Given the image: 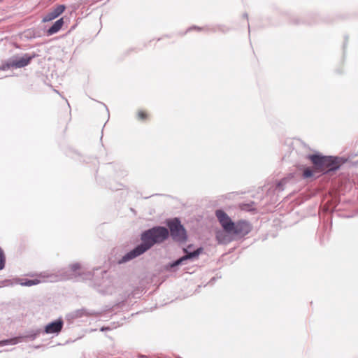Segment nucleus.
Wrapping results in <instances>:
<instances>
[{"mask_svg":"<svg viewBox=\"0 0 358 358\" xmlns=\"http://www.w3.org/2000/svg\"><path fill=\"white\" fill-rule=\"evenodd\" d=\"M167 227H169V234L172 239L179 243H185L187 240V234L186 229L181 224L179 218L175 217L171 220H169L166 222Z\"/></svg>","mask_w":358,"mask_h":358,"instance_id":"2","label":"nucleus"},{"mask_svg":"<svg viewBox=\"0 0 358 358\" xmlns=\"http://www.w3.org/2000/svg\"><path fill=\"white\" fill-rule=\"evenodd\" d=\"M252 230V226L250 223L245 220H239L234 222V227L231 230V234L238 237H243L248 234Z\"/></svg>","mask_w":358,"mask_h":358,"instance_id":"5","label":"nucleus"},{"mask_svg":"<svg viewBox=\"0 0 358 358\" xmlns=\"http://www.w3.org/2000/svg\"><path fill=\"white\" fill-rule=\"evenodd\" d=\"M65 8L64 5L57 6L44 16L43 21L49 22L57 18L64 11Z\"/></svg>","mask_w":358,"mask_h":358,"instance_id":"12","label":"nucleus"},{"mask_svg":"<svg viewBox=\"0 0 358 358\" xmlns=\"http://www.w3.org/2000/svg\"><path fill=\"white\" fill-rule=\"evenodd\" d=\"M357 155H358V153H357Z\"/></svg>","mask_w":358,"mask_h":358,"instance_id":"25","label":"nucleus"},{"mask_svg":"<svg viewBox=\"0 0 358 358\" xmlns=\"http://www.w3.org/2000/svg\"><path fill=\"white\" fill-rule=\"evenodd\" d=\"M64 24V20L63 18H60L55 21L53 24L48 29L47 34L48 36H51L57 32H58L62 25Z\"/></svg>","mask_w":358,"mask_h":358,"instance_id":"14","label":"nucleus"},{"mask_svg":"<svg viewBox=\"0 0 358 358\" xmlns=\"http://www.w3.org/2000/svg\"><path fill=\"white\" fill-rule=\"evenodd\" d=\"M253 203H251L250 204H243V209L250 210V209L248 207L253 205Z\"/></svg>","mask_w":358,"mask_h":358,"instance_id":"22","label":"nucleus"},{"mask_svg":"<svg viewBox=\"0 0 358 358\" xmlns=\"http://www.w3.org/2000/svg\"><path fill=\"white\" fill-rule=\"evenodd\" d=\"M86 275H87V277L85 278H90L92 275L90 272L87 273V274H86Z\"/></svg>","mask_w":358,"mask_h":358,"instance_id":"23","label":"nucleus"},{"mask_svg":"<svg viewBox=\"0 0 358 358\" xmlns=\"http://www.w3.org/2000/svg\"><path fill=\"white\" fill-rule=\"evenodd\" d=\"M92 315V313H87L85 309L77 310L74 313V316L76 317H82L83 315Z\"/></svg>","mask_w":358,"mask_h":358,"instance_id":"19","label":"nucleus"},{"mask_svg":"<svg viewBox=\"0 0 358 358\" xmlns=\"http://www.w3.org/2000/svg\"><path fill=\"white\" fill-rule=\"evenodd\" d=\"M109 329H110V328H109V327H102V328L101 329V331H103L109 330Z\"/></svg>","mask_w":358,"mask_h":358,"instance_id":"24","label":"nucleus"},{"mask_svg":"<svg viewBox=\"0 0 358 358\" xmlns=\"http://www.w3.org/2000/svg\"><path fill=\"white\" fill-rule=\"evenodd\" d=\"M313 176V172L310 168H306L303 172V178H308Z\"/></svg>","mask_w":358,"mask_h":358,"instance_id":"20","label":"nucleus"},{"mask_svg":"<svg viewBox=\"0 0 358 358\" xmlns=\"http://www.w3.org/2000/svg\"><path fill=\"white\" fill-rule=\"evenodd\" d=\"M326 156H322L318 154L310 155L308 159H310L314 164L316 169L322 171L324 162Z\"/></svg>","mask_w":358,"mask_h":358,"instance_id":"13","label":"nucleus"},{"mask_svg":"<svg viewBox=\"0 0 358 358\" xmlns=\"http://www.w3.org/2000/svg\"><path fill=\"white\" fill-rule=\"evenodd\" d=\"M169 236V229L164 227L157 226L145 230L141 234V243L147 251L155 244H160Z\"/></svg>","mask_w":358,"mask_h":358,"instance_id":"1","label":"nucleus"},{"mask_svg":"<svg viewBox=\"0 0 358 358\" xmlns=\"http://www.w3.org/2000/svg\"><path fill=\"white\" fill-rule=\"evenodd\" d=\"M288 181V179L286 178H284L282 179H281L280 181H278V182L277 183V185H276V189L278 190V191H283L284 190V188H285V186L286 185L287 182Z\"/></svg>","mask_w":358,"mask_h":358,"instance_id":"17","label":"nucleus"},{"mask_svg":"<svg viewBox=\"0 0 358 358\" xmlns=\"http://www.w3.org/2000/svg\"><path fill=\"white\" fill-rule=\"evenodd\" d=\"M22 341V336H16L8 339L0 341V347L5 345H15Z\"/></svg>","mask_w":358,"mask_h":358,"instance_id":"15","label":"nucleus"},{"mask_svg":"<svg viewBox=\"0 0 358 358\" xmlns=\"http://www.w3.org/2000/svg\"><path fill=\"white\" fill-rule=\"evenodd\" d=\"M64 325L63 320L58 319L48 324L44 329L43 333L46 334H59Z\"/></svg>","mask_w":358,"mask_h":358,"instance_id":"9","label":"nucleus"},{"mask_svg":"<svg viewBox=\"0 0 358 358\" xmlns=\"http://www.w3.org/2000/svg\"><path fill=\"white\" fill-rule=\"evenodd\" d=\"M146 117H147V115L143 111H141V110L138 111V118L139 120H143L146 118Z\"/></svg>","mask_w":358,"mask_h":358,"instance_id":"21","label":"nucleus"},{"mask_svg":"<svg viewBox=\"0 0 358 358\" xmlns=\"http://www.w3.org/2000/svg\"><path fill=\"white\" fill-rule=\"evenodd\" d=\"M34 57V55L30 56L28 54H24L22 57L11 61L7 66L15 69L22 68L27 66Z\"/></svg>","mask_w":358,"mask_h":358,"instance_id":"10","label":"nucleus"},{"mask_svg":"<svg viewBox=\"0 0 358 358\" xmlns=\"http://www.w3.org/2000/svg\"><path fill=\"white\" fill-rule=\"evenodd\" d=\"M6 282L8 286L20 285L22 286L31 287L39 284L41 281L38 279L29 280L24 278H13L6 280Z\"/></svg>","mask_w":358,"mask_h":358,"instance_id":"11","label":"nucleus"},{"mask_svg":"<svg viewBox=\"0 0 358 358\" xmlns=\"http://www.w3.org/2000/svg\"><path fill=\"white\" fill-rule=\"evenodd\" d=\"M342 159L338 157L326 156L322 171L327 173L339 169Z\"/></svg>","mask_w":358,"mask_h":358,"instance_id":"4","label":"nucleus"},{"mask_svg":"<svg viewBox=\"0 0 358 358\" xmlns=\"http://www.w3.org/2000/svg\"><path fill=\"white\" fill-rule=\"evenodd\" d=\"M191 245H189L187 248H183V252L185 253V255L180 258L178 259L177 260L173 262L170 264L171 267H175L181 264H185L186 261L187 260H193L194 259L198 258L199 255L202 252L203 248H199L196 250L190 252L188 250V248H189Z\"/></svg>","mask_w":358,"mask_h":358,"instance_id":"3","label":"nucleus"},{"mask_svg":"<svg viewBox=\"0 0 358 358\" xmlns=\"http://www.w3.org/2000/svg\"><path fill=\"white\" fill-rule=\"evenodd\" d=\"M215 215L224 230L227 233H231V230L234 227V222L228 215L222 210H217Z\"/></svg>","mask_w":358,"mask_h":358,"instance_id":"6","label":"nucleus"},{"mask_svg":"<svg viewBox=\"0 0 358 358\" xmlns=\"http://www.w3.org/2000/svg\"><path fill=\"white\" fill-rule=\"evenodd\" d=\"M6 257L3 250L0 248V271L5 267Z\"/></svg>","mask_w":358,"mask_h":358,"instance_id":"18","label":"nucleus"},{"mask_svg":"<svg viewBox=\"0 0 358 358\" xmlns=\"http://www.w3.org/2000/svg\"><path fill=\"white\" fill-rule=\"evenodd\" d=\"M80 269V264L79 263H74L70 266V270L67 272H62L59 276H57L56 280H64L76 278L80 275V273L77 271Z\"/></svg>","mask_w":358,"mask_h":358,"instance_id":"8","label":"nucleus"},{"mask_svg":"<svg viewBox=\"0 0 358 358\" xmlns=\"http://www.w3.org/2000/svg\"><path fill=\"white\" fill-rule=\"evenodd\" d=\"M146 250L141 244L138 245L133 250L124 255L120 259L117 260L118 264L127 263L133 259L143 254Z\"/></svg>","mask_w":358,"mask_h":358,"instance_id":"7","label":"nucleus"},{"mask_svg":"<svg viewBox=\"0 0 358 358\" xmlns=\"http://www.w3.org/2000/svg\"><path fill=\"white\" fill-rule=\"evenodd\" d=\"M42 332L41 329H31L26 332L24 336H21L22 337V340L24 338L29 339L30 341L35 340L38 335Z\"/></svg>","mask_w":358,"mask_h":358,"instance_id":"16","label":"nucleus"}]
</instances>
